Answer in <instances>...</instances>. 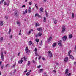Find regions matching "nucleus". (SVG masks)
I'll use <instances>...</instances> for the list:
<instances>
[{
	"label": "nucleus",
	"instance_id": "obj_4",
	"mask_svg": "<svg viewBox=\"0 0 76 76\" xmlns=\"http://www.w3.org/2000/svg\"><path fill=\"white\" fill-rule=\"evenodd\" d=\"M1 59L2 61L4 60V55H3V52L1 53Z\"/></svg>",
	"mask_w": 76,
	"mask_h": 76
},
{
	"label": "nucleus",
	"instance_id": "obj_12",
	"mask_svg": "<svg viewBox=\"0 0 76 76\" xmlns=\"http://www.w3.org/2000/svg\"><path fill=\"white\" fill-rule=\"evenodd\" d=\"M31 7H29V8L28 9V13H31Z\"/></svg>",
	"mask_w": 76,
	"mask_h": 76
},
{
	"label": "nucleus",
	"instance_id": "obj_2",
	"mask_svg": "<svg viewBox=\"0 0 76 76\" xmlns=\"http://www.w3.org/2000/svg\"><path fill=\"white\" fill-rule=\"evenodd\" d=\"M48 55L49 57H51L52 56V53L50 51H48Z\"/></svg>",
	"mask_w": 76,
	"mask_h": 76
},
{
	"label": "nucleus",
	"instance_id": "obj_57",
	"mask_svg": "<svg viewBox=\"0 0 76 76\" xmlns=\"http://www.w3.org/2000/svg\"><path fill=\"white\" fill-rule=\"evenodd\" d=\"M4 1V0H2L1 1V3H3V1Z\"/></svg>",
	"mask_w": 76,
	"mask_h": 76
},
{
	"label": "nucleus",
	"instance_id": "obj_38",
	"mask_svg": "<svg viewBox=\"0 0 76 76\" xmlns=\"http://www.w3.org/2000/svg\"><path fill=\"white\" fill-rule=\"evenodd\" d=\"M41 65H39L37 66V68H40L41 67Z\"/></svg>",
	"mask_w": 76,
	"mask_h": 76
},
{
	"label": "nucleus",
	"instance_id": "obj_22",
	"mask_svg": "<svg viewBox=\"0 0 76 76\" xmlns=\"http://www.w3.org/2000/svg\"><path fill=\"white\" fill-rule=\"evenodd\" d=\"M40 10L41 12H43V8H41L40 9Z\"/></svg>",
	"mask_w": 76,
	"mask_h": 76
},
{
	"label": "nucleus",
	"instance_id": "obj_59",
	"mask_svg": "<svg viewBox=\"0 0 76 76\" xmlns=\"http://www.w3.org/2000/svg\"><path fill=\"white\" fill-rule=\"evenodd\" d=\"M42 60H45V58H42Z\"/></svg>",
	"mask_w": 76,
	"mask_h": 76
},
{
	"label": "nucleus",
	"instance_id": "obj_40",
	"mask_svg": "<svg viewBox=\"0 0 76 76\" xmlns=\"http://www.w3.org/2000/svg\"><path fill=\"white\" fill-rule=\"evenodd\" d=\"M37 48H35L34 50V51H37Z\"/></svg>",
	"mask_w": 76,
	"mask_h": 76
},
{
	"label": "nucleus",
	"instance_id": "obj_51",
	"mask_svg": "<svg viewBox=\"0 0 76 76\" xmlns=\"http://www.w3.org/2000/svg\"><path fill=\"white\" fill-rule=\"evenodd\" d=\"M16 70H15L14 72H13V73H15L16 72Z\"/></svg>",
	"mask_w": 76,
	"mask_h": 76
},
{
	"label": "nucleus",
	"instance_id": "obj_15",
	"mask_svg": "<svg viewBox=\"0 0 76 76\" xmlns=\"http://www.w3.org/2000/svg\"><path fill=\"white\" fill-rule=\"evenodd\" d=\"M37 30L39 31H42V28L41 27H40L37 28Z\"/></svg>",
	"mask_w": 76,
	"mask_h": 76
},
{
	"label": "nucleus",
	"instance_id": "obj_64",
	"mask_svg": "<svg viewBox=\"0 0 76 76\" xmlns=\"http://www.w3.org/2000/svg\"><path fill=\"white\" fill-rule=\"evenodd\" d=\"M75 50H76V45L75 46Z\"/></svg>",
	"mask_w": 76,
	"mask_h": 76
},
{
	"label": "nucleus",
	"instance_id": "obj_63",
	"mask_svg": "<svg viewBox=\"0 0 76 76\" xmlns=\"http://www.w3.org/2000/svg\"><path fill=\"white\" fill-rule=\"evenodd\" d=\"M56 65H57V66L58 65V63H56Z\"/></svg>",
	"mask_w": 76,
	"mask_h": 76
},
{
	"label": "nucleus",
	"instance_id": "obj_50",
	"mask_svg": "<svg viewBox=\"0 0 76 76\" xmlns=\"http://www.w3.org/2000/svg\"><path fill=\"white\" fill-rule=\"evenodd\" d=\"M25 7V5H23L22 6V7H23H23Z\"/></svg>",
	"mask_w": 76,
	"mask_h": 76
},
{
	"label": "nucleus",
	"instance_id": "obj_61",
	"mask_svg": "<svg viewBox=\"0 0 76 76\" xmlns=\"http://www.w3.org/2000/svg\"><path fill=\"white\" fill-rule=\"evenodd\" d=\"M38 36V35H36L35 37H36V38H37Z\"/></svg>",
	"mask_w": 76,
	"mask_h": 76
},
{
	"label": "nucleus",
	"instance_id": "obj_32",
	"mask_svg": "<svg viewBox=\"0 0 76 76\" xmlns=\"http://www.w3.org/2000/svg\"><path fill=\"white\" fill-rule=\"evenodd\" d=\"M11 32V28H10L9 29V34H10Z\"/></svg>",
	"mask_w": 76,
	"mask_h": 76
},
{
	"label": "nucleus",
	"instance_id": "obj_62",
	"mask_svg": "<svg viewBox=\"0 0 76 76\" xmlns=\"http://www.w3.org/2000/svg\"><path fill=\"white\" fill-rule=\"evenodd\" d=\"M70 75H71V73H69V74H68V76H69Z\"/></svg>",
	"mask_w": 76,
	"mask_h": 76
},
{
	"label": "nucleus",
	"instance_id": "obj_28",
	"mask_svg": "<svg viewBox=\"0 0 76 76\" xmlns=\"http://www.w3.org/2000/svg\"><path fill=\"white\" fill-rule=\"evenodd\" d=\"M8 3L7 4V6H9V5L10 4V1H8Z\"/></svg>",
	"mask_w": 76,
	"mask_h": 76
},
{
	"label": "nucleus",
	"instance_id": "obj_41",
	"mask_svg": "<svg viewBox=\"0 0 76 76\" xmlns=\"http://www.w3.org/2000/svg\"><path fill=\"white\" fill-rule=\"evenodd\" d=\"M41 56H40L38 60H40L41 59Z\"/></svg>",
	"mask_w": 76,
	"mask_h": 76
},
{
	"label": "nucleus",
	"instance_id": "obj_27",
	"mask_svg": "<svg viewBox=\"0 0 76 76\" xmlns=\"http://www.w3.org/2000/svg\"><path fill=\"white\" fill-rule=\"evenodd\" d=\"M71 52H72V51L71 50H70L69 51L68 54H69V56H70V55H70V54Z\"/></svg>",
	"mask_w": 76,
	"mask_h": 76
},
{
	"label": "nucleus",
	"instance_id": "obj_36",
	"mask_svg": "<svg viewBox=\"0 0 76 76\" xmlns=\"http://www.w3.org/2000/svg\"><path fill=\"white\" fill-rule=\"evenodd\" d=\"M28 51H29V50H25L26 53H28Z\"/></svg>",
	"mask_w": 76,
	"mask_h": 76
},
{
	"label": "nucleus",
	"instance_id": "obj_1",
	"mask_svg": "<svg viewBox=\"0 0 76 76\" xmlns=\"http://www.w3.org/2000/svg\"><path fill=\"white\" fill-rule=\"evenodd\" d=\"M66 31V27L64 26H63L62 28L61 33H64Z\"/></svg>",
	"mask_w": 76,
	"mask_h": 76
},
{
	"label": "nucleus",
	"instance_id": "obj_23",
	"mask_svg": "<svg viewBox=\"0 0 76 76\" xmlns=\"http://www.w3.org/2000/svg\"><path fill=\"white\" fill-rule=\"evenodd\" d=\"M42 35V34H41V33L40 32H39L38 34V36H41Z\"/></svg>",
	"mask_w": 76,
	"mask_h": 76
},
{
	"label": "nucleus",
	"instance_id": "obj_29",
	"mask_svg": "<svg viewBox=\"0 0 76 76\" xmlns=\"http://www.w3.org/2000/svg\"><path fill=\"white\" fill-rule=\"evenodd\" d=\"M42 40L39 43V45H42Z\"/></svg>",
	"mask_w": 76,
	"mask_h": 76
},
{
	"label": "nucleus",
	"instance_id": "obj_46",
	"mask_svg": "<svg viewBox=\"0 0 76 76\" xmlns=\"http://www.w3.org/2000/svg\"><path fill=\"white\" fill-rule=\"evenodd\" d=\"M28 71V70L26 69V70L24 71V73H26V72H27V71Z\"/></svg>",
	"mask_w": 76,
	"mask_h": 76
},
{
	"label": "nucleus",
	"instance_id": "obj_10",
	"mask_svg": "<svg viewBox=\"0 0 76 76\" xmlns=\"http://www.w3.org/2000/svg\"><path fill=\"white\" fill-rule=\"evenodd\" d=\"M51 39H52V37H50L49 39H48V42H50V41H51Z\"/></svg>",
	"mask_w": 76,
	"mask_h": 76
},
{
	"label": "nucleus",
	"instance_id": "obj_49",
	"mask_svg": "<svg viewBox=\"0 0 76 76\" xmlns=\"http://www.w3.org/2000/svg\"><path fill=\"white\" fill-rule=\"evenodd\" d=\"M9 64H7L6 65V67H8V66H9Z\"/></svg>",
	"mask_w": 76,
	"mask_h": 76
},
{
	"label": "nucleus",
	"instance_id": "obj_60",
	"mask_svg": "<svg viewBox=\"0 0 76 76\" xmlns=\"http://www.w3.org/2000/svg\"><path fill=\"white\" fill-rule=\"evenodd\" d=\"M3 67H4L3 66H1V69H3Z\"/></svg>",
	"mask_w": 76,
	"mask_h": 76
},
{
	"label": "nucleus",
	"instance_id": "obj_20",
	"mask_svg": "<svg viewBox=\"0 0 76 76\" xmlns=\"http://www.w3.org/2000/svg\"><path fill=\"white\" fill-rule=\"evenodd\" d=\"M46 21V18H45V17H44V20H43V22H45Z\"/></svg>",
	"mask_w": 76,
	"mask_h": 76
},
{
	"label": "nucleus",
	"instance_id": "obj_39",
	"mask_svg": "<svg viewBox=\"0 0 76 76\" xmlns=\"http://www.w3.org/2000/svg\"><path fill=\"white\" fill-rule=\"evenodd\" d=\"M72 18H74V14L73 13L72 14Z\"/></svg>",
	"mask_w": 76,
	"mask_h": 76
},
{
	"label": "nucleus",
	"instance_id": "obj_19",
	"mask_svg": "<svg viewBox=\"0 0 76 76\" xmlns=\"http://www.w3.org/2000/svg\"><path fill=\"white\" fill-rule=\"evenodd\" d=\"M68 71H69V69H66L65 72V73H68Z\"/></svg>",
	"mask_w": 76,
	"mask_h": 76
},
{
	"label": "nucleus",
	"instance_id": "obj_7",
	"mask_svg": "<svg viewBox=\"0 0 76 76\" xmlns=\"http://www.w3.org/2000/svg\"><path fill=\"white\" fill-rule=\"evenodd\" d=\"M67 39V37L66 36H64L62 38L63 41H65Z\"/></svg>",
	"mask_w": 76,
	"mask_h": 76
},
{
	"label": "nucleus",
	"instance_id": "obj_17",
	"mask_svg": "<svg viewBox=\"0 0 76 76\" xmlns=\"http://www.w3.org/2000/svg\"><path fill=\"white\" fill-rule=\"evenodd\" d=\"M56 44H57L56 43H53V44L52 46L54 48V47L55 46H56Z\"/></svg>",
	"mask_w": 76,
	"mask_h": 76
},
{
	"label": "nucleus",
	"instance_id": "obj_30",
	"mask_svg": "<svg viewBox=\"0 0 76 76\" xmlns=\"http://www.w3.org/2000/svg\"><path fill=\"white\" fill-rule=\"evenodd\" d=\"M30 74V72H27L26 73V75L27 76H29Z\"/></svg>",
	"mask_w": 76,
	"mask_h": 76
},
{
	"label": "nucleus",
	"instance_id": "obj_24",
	"mask_svg": "<svg viewBox=\"0 0 76 76\" xmlns=\"http://www.w3.org/2000/svg\"><path fill=\"white\" fill-rule=\"evenodd\" d=\"M39 26V24L38 23H36V26Z\"/></svg>",
	"mask_w": 76,
	"mask_h": 76
},
{
	"label": "nucleus",
	"instance_id": "obj_45",
	"mask_svg": "<svg viewBox=\"0 0 76 76\" xmlns=\"http://www.w3.org/2000/svg\"><path fill=\"white\" fill-rule=\"evenodd\" d=\"M29 50V49H28V48L27 47H26L25 49V50Z\"/></svg>",
	"mask_w": 76,
	"mask_h": 76
},
{
	"label": "nucleus",
	"instance_id": "obj_42",
	"mask_svg": "<svg viewBox=\"0 0 76 76\" xmlns=\"http://www.w3.org/2000/svg\"><path fill=\"white\" fill-rule=\"evenodd\" d=\"M4 5H7V3H6V2H4Z\"/></svg>",
	"mask_w": 76,
	"mask_h": 76
},
{
	"label": "nucleus",
	"instance_id": "obj_8",
	"mask_svg": "<svg viewBox=\"0 0 76 76\" xmlns=\"http://www.w3.org/2000/svg\"><path fill=\"white\" fill-rule=\"evenodd\" d=\"M23 58H22L21 60H20V61H18V63H20L21 64H22V62H23Z\"/></svg>",
	"mask_w": 76,
	"mask_h": 76
},
{
	"label": "nucleus",
	"instance_id": "obj_9",
	"mask_svg": "<svg viewBox=\"0 0 76 76\" xmlns=\"http://www.w3.org/2000/svg\"><path fill=\"white\" fill-rule=\"evenodd\" d=\"M69 57L72 60H74V57H73V56L72 55H69Z\"/></svg>",
	"mask_w": 76,
	"mask_h": 76
},
{
	"label": "nucleus",
	"instance_id": "obj_53",
	"mask_svg": "<svg viewBox=\"0 0 76 76\" xmlns=\"http://www.w3.org/2000/svg\"><path fill=\"white\" fill-rule=\"evenodd\" d=\"M23 15H25V14H26V13L25 12H23Z\"/></svg>",
	"mask_w": 76,
	"mask_h": 76
},
{
	"label": "nucleus",
	"instance_id": "obj_31",
	"mask_svg": "<svg viewBox=\"0 0 76 76\" xmlns=\"http://www.w3.org/2000/svg\"><path fill=\"white\" fill-rule=\"evenodd\" d=\"M15 66H16V64H13V66L12 67V68H13L14 67H15Z\"/></svg>",
	"mask_w": 76,
	"mask_h": 76
},
{
	"label": "nucleus",
	"instance_id": "obj_11",
	"mask_svg": "<svg viewBox=\"0 0 76 76\" xmlns=\"http://www.w3.org/2000/svg\"><path fill=\"white\" fill-rule=\"evenodd\" d=\"M51 39H52V37H50L49 39H48V42H50V41H51Z\"/></svg>",
	"mask_w": 76,
	"mask_h": 76
},
{
	"label": "nucleus",
	"instance_id": "obj_58",
	"mask_svg": "<svg viewBox=\"0 0 76 76\" xmlns=\"http://www.w3.org/2000/svg\"><path fill=\"white\" fill-rule=\"evenodd\" d=\"M5 19H8V18H7V16L5 17Z\"/></svg>",
	"mask_w": 76,
	"mask_h": 76
},
{
	"label": "nucleus",
	"instance_id": "obj_5",
	"mask_svg": "<svg viewBox=\"0 0 76 76\" xmlns=\"http://www.w3.org/2000/svg\"><path fill=\"white\" fill-rule=\"evenodd\" d=\"M68 59H69L68 57H66L64 59V61L65 62H67V61H68Z\"/></svg>",
	"mask_w": 76,
	"mask_h": 76
},
{
	"label": "nucleus",
	"instance_id": "obj_52",
	"mask_svg": "<svg viewBox=\"0 0 76 76\" xmlns=\"http://www.w3.org/2000/svg\"><path fill=\"white\" fill-rule=\"evenodd\" d=\"M33 62L34 63H35V61H34V60H33Z\"/></svg>",
	"mask_w": 76,
	"mask_h": 76
},
{
	"label": "nucleus",
	"instance_id": "obj_35",
	"mask_svg": "<svg viewBox=\"0 0 76 76\" xmlns=\"http://www.w3.org/2000/svg\"><path fill=\"white\" fill-rule=\"evenodd\" d=\"M30 64H31V62H30V61H29L28 63V64L29 65H30Z\"/></svg>",
	"mask_w": 76,
	"mask_h": 76
},
{
	"label": "nucleus",
	"instance_id": "obj_43",
	"mask_svg": "<svg viewBox=\"0 0 76 76\" xmlns=\"http://www.w3.org/2000/svg\"><path fill=\"white\" fill-rule=\"evenodd\" d=\"M12 37L13 36H12V35H11L10 37V38H12Z\"/></svg>",
	"mask_w": 76,
	"mask_h": 76
},
{
	"label": "nucleus",
	"instance_id": "obj_54",
	"mask_svg": "<svg viewBox=\"0 0 76 76\" xmlns=\"http://www.w3.org/2000/svg\"><path fill=\"white\" fill-rule=\"evenodd\" d=\"M36 7V9H38V6H37Z\"/></svg>",
	"mask_w": 76,
	"mask_h": 76
},
{
	"label": "nucleus",
	"instance_id": "obj_3",
	"mask_svg": "<svg viewBox=\"0 0 76 76\" xmlns=\"http://www.w3.org/2000/svg\"><path fill=\"white\" fill-rule=\"evenodd\" d=\"M15 14L16 16L18 17V16H19V12L18 11H15Z\"/></svg>",
	"mask_w": 76,
	"mask_h": 76
},
{
	"label": "nucleus",
	"instance_id": "obj_48",
	"mask_svg": "<svg viewBox=\"0 0 76 76\" xmlns=\"http://www.w3.org/2000/svg\"><path fill=\"white\" fill-rule=\"evenodd\" d=\"M27 12H28V10H26L25 11V12L26 13H27Z\"/></svg>",
	"mask_w": 76,
	"mask_h": 76
},
{
	"label": "nucleus",
	"instance_id": "obj_47",
	"mask_svg": "<svg viewBox=\"0 0 76 76\" xmlns=\"http://www.w3.org/2000/svg\"><path fill=\"white\" fill-rule=\"evenodd\" d=\"M29 5H32V2H30L29 3Z\"/></svg>",
	"mask_w": 76,
	"mask_h": 76
},
{
	"label": "nucleus",
	"instance_id": "obj_18",
	"mask_svg": "<svg viewBox=\"0 0 76 76\" xmlns=\"http://www.w3.org/2000/svg\"><path fill=\"white\" fill-rule=\"evenodd\" d=\"M32 41H30L29 42V45H30V46H31L32 45Z\"/></svg>",
	"mask_w": 76,
	"mask_h": 76
},
{
	"label": "nucleus",
	"instance_id": "obj_26",
	"mask_svg": "<svg viewBox=\"0 0 76 76\" xmlns=\"http://www.w3.org/2000/svg\"><path fill=\"white\" fill-rule=\"evenodd\" d=\"M36 42H39V39H36Z\"/></svg>",
	"mask_w": 76,
	"mask_h": 76
},
{
	"label": "nucleus",
	"instance_id": "obj_25",
	"mask_svg": "<svg viewBox=\"0 0 76 76\" xmlns=\"http://www.w3.org/2000/svg\"><path fill=\"white\" fill-rule=\"evenodd\" d=\"M39 16V14L38 13H36L35 14V17H37V16Z\"/></svg>",
	"mask_w": 76,
	"mask_h": 76
},
{
	"label": "nucleus",
	"instance_id": "obj_37",
	"mask_svg": "<svg viewBox=\"0 0 76 76\" xmlns=\"http://www.w3.org/2000/svg\"><path fill=\"white\" fill-rule=\"evenodd\" d=\"M35 55H36L37 56H39L38 54V53H37V52L35 53Z\"/></svg>",
	"mask_w": 76,
	"mask_h": 76
},
{
	"label": "nucleus",
	"instance_id": "obj_6",
	"mask_svg": "<svg viewBox=\"0 0 76 76\" xmlns=\"http://www.w3.org/2000/svg\"><path fill=\"white\" fill-rule=\"evenodd\" d=\"M58 43L59 45V46H61V40H60V41H58Z\"/></svg>",
	"mask_w": 76,
	"mask_h": 76
},
{
	"label": "nucleus",
	"instance_id": "obj_44",
	"mask_svg": "<svg viewBox=\"0 0 76 76\" xmlns=\"http://www.w3.org/2000/svg\"><path fill=\"white\" fill-rule=\"evenodd\" d=\"M45 14H46V16L47 17H48V14H47V12Z\"/></svg>",
	"mask_w": 76,
	"mask_h": 76
},
{
	"label": "nucleus",
	"instance_id": "obj_55",
	"mask_svg": "<svg viewBox=\"0 0 76 76\" xmlns=\"http://www.w3.org/2000/svg\"><path fill=\"white\" fill-rule=\"evenodd\" d=\"M53 72H54V73H56V70H54L53 71Z\"/></svg>",
	"mask_w": 76,
	"mask_h": 76
},
{
	"label": "nucleus",
	"instance_id": "obj_16",
	"mask_svg": "<svg viewBox=\"0 0 76 76\" xmlns=\"http://www.w3.org/2000/svg\"><path fill=\"white\" fill-rule=\"evenodd\" d=\"M43 71V69H41L40 70H39V73H42V72Z\"/></svg>",
	"mask_w": 76,
	"mask_h": 76
},
{
	"label": "nucleus",
	"instance_id": "obj_13",
	"mask_svg": "<svg viewBox=\"0 0 76 76\" xmlns=\"http://www.w3.org/2000/svg\"><path fill=\"white\" fill-rule=\"evenodd\" d=\"M72 37L73 36L72 35V34H70L69 36V38H70V39L72 38Z\"/></svg>",
	"mask_w": 76,
	"mask_h": 76
},
{
	"label": "nucleus",
	"instance_id": "obj_33",
	"mask_svg": "<svg viewBox=\"0 0 76 76\" xmlns=\"http://www.w3.org/2000/svg\"><path fill=\"white\" fill-rule=\"evenodd\" d=\"M3 40V37H1L0 38V41H2Z\"/></svg>",
	"mask_w": 76,
	"mask_h": 76
},
{
	"label": "nucleus",
	"instance_id": "obj_21",
	"mask_svg": "<svg viewBox=\"0 0 76 76\" xmlns=\"http://www.w3.org/2000/svg\"><path fill=\"white\" fill-rule=\"evenodd\" d=\"M54 23L55 24H57V20H55L54 21Z\"/></svg>",
	"mask_w": 76,
	"mask_h": 76
},
{
	"label": "nucleus",
	"instance_id": "obj_34",
	"mask_svg": "<svg viewBox=\"0 0 76 76\" xmlns=\"http://www.w3.org/2000/svg\"><path fill=\"white\" fill-rule=\"evenodd\" d=\"M17 24H18V25H20V23L19 22H17Z\"/></svg>",
	"mask_w": 76,
	"mask_h": 76
},
{
	"label": "nucleus",
	"instance_id": "obj_56",
	"mask_svg": "<svg viewBox=\"0 0 76 76\" xmlns=\"http://www.w3.org/2000/svg\"><path fill=\"white\" fill-rule=\"evenodd\" d=\"M74 64L75 65V64H76V61H75L74 62Z\"/></svg>",
	"mask_w": 76,
	"mask_h": 76
},
{
	"label": "nucleus",
	"instance_id": "obj_14",
	"mask_svg": "<svg viewBox=\"0 0 76 76\" xmlns=\"http://www.w3.org/2000/svg\"><path fill=\"white\" fill-rule=\"evenodd\" d=\"M3 25V22L2 21H0V25L2 26Z\"/></svg>",
	"mask_w": 76,
	"mask_h": 76
}]
</instances>
